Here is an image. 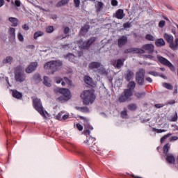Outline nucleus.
Returning a JSON list of instances; mask_svg holds the SVG:
<instances>
[{
	"mask_svg": "<svg viewBox=\"0 0 178 178\" xmlns=\"http://www.w3.org/2000/svg\"><path fill=\"white\" fill-rule=\"evenodd\" d=\"M136 88V82L134 81H129L127 84V88L124 90L123 92L120 95L118 98L120 104H124V102H129L131 101V96L133 95V91Z\"/></svg>",
	"mask_w": 178,
	"mask_h": 178,
	"instance_id": "1",
	"label": "nucleus"
},
{
	"mask_svg": "<svg viewBox=\"0 0 178 178\" xmlns=\"http://www.w3.org/2000/svg\"><path fill=\"white\" fill-rule=\"evenodd\" d=\"M33 106L34 109H35L37 112L40 115V116L44 118V119H47V116L49 117L48 112L44 109L42 102H41V99L34 98L33 99Z\"/></svg>",
	"mask_w": 178,
	"mask_h": 178,
	"instance_id": "2",
	"label": "nucleus"
},
{
	"mask_svg": "<svg viewBox=\"0 0 178 178\" xmlns=\"http://www.w3.org/2000/svg\"><path fill=\"white\" fill-rule=\"evenodd\" d=\"M81 98L83 99V105H90L95 101V95L91 90H85L81 94Z\"/></svg>",
	"mask_w": 178,
	"mask_h": 178,
	"instance_id": "3",
	"label": "nucleus"
},
{
	"mask_svg": "<svg viewBox=\"0 0 178 178\" xmlns=\"http://www.w3.org/2000/svg\"><path fill=\"white\" fill-rule=\"evenodd\" d=\"M63 63L61 60H51L47 63H46L44 65V69H47V70H50L51 74H54L55 72L62 66Z\"/></svg>",
	"mask_w": 178,
	"mask_h": 178,
	"instance_id": "4",
	"label": "nucleus"
},
{
	"mask_svg": "<svg viewBox=\"0 0 178 178\" xmlns=\"http://www.w3.org/2000/svg\"><path fill=\"white\" fill-rule=\"evenodd\" d=\"M95 138L90 136L83 143L84 144H88L89 149H91L92 151L96 152V154L101 155V154H102V151L99 149L98 147H97L95 145Z\"/></svg>",
	"mask_w": 178,
	"mask_h": 178,
	"instance_id": "5",
	"label": "nucleus"
},
{
	"mask_svg": "<svg viewBox=\"0 0 178 178\" xmlns=\"http://www.w3.org/2000/svg\"><path fill=\"white\" fill-rule=\"evenodd\" d=\"M56 91L60 92V94H62V96L58 97L59 101H69V99L72 98L70 90L67 88H58Z\"/></svg>",
	"mask_w": 178,
	"mask_h": 178,
	"instance_id": "6",
	"label": "nucleus"
},
{
	"mask_svg": "<svg viewBox=\"0 0 178 178\" xmlns=\"http://www.w3.org/2000/svg\"><path fill=\"white\" fill-rule=\"evenodd\" d=\"M14 74L15 81L19 83H23V81L26 80V74H24L23 69H22V67L20 66L15 67Z\"/></svg>",
	"mask_w": 178,
	"mask_h": 178,
	"instance_id": "7",
	"label": "nucleus"
},
{
	"mask_svg": "<svg viewBox=\"0 0 178 178\" xmlns=\"http://www.w3.org/2000/svg\"><path fill=\"white\" fill-rule=\"evenodd\" d=\"M135 79L138 86H144V83H145V70L140 68L136 73Z\"/></svg>",
	"mask_w": 178,
	"mask_h": 178,
	"instance_id": "8",
	"label": "nucleus"
},
{
	"mask_svg": "<svg viewBox=\"0 0 178 178\" xmlns=\"http://www.w3.org/2000/svg\"><path fill=\"white\" fill-rule=\"evenodd\" d=\"M157 59L159 62H160V63H161L162 65H165V66L169 67V69L171 70V72H172L173 73L176 72V67L168 59L165 58L162 56H157Z\"/></svg>",
	"mask_w": 178,
	"mask_h": 178,
	"instance_id": "9",
	"label": "nucleus"
},
{
	"mask_svg": "<svg viewBox=\"0 0 178 178\" xmlns=\"http://www.w3.org/2000/svg\"><path fill=\"white\" fill-rule=\"evenodd\" d=\"M141 49H143L145 53L147 52L149 55H152V54H154V51H155V46L153 44L148 43L143 44Z\"/></svg>",
	"mask_w": 178,
	"mask_h": 178,
	"instance_id": "10",
	"label": "nucleus"
},
{
	"mask_svg": "<svg viewBox=\"0 0 178 178\" xmlns=\"http://www.w3.org/2000/svg\"><path fill=\"white\" fill-rule=\"evenodd\" d=\"M124 54H145V51L142 49L137 47H131L124 51Z\"/></svg>",
	"mask_w": 178,
	"mask_h": 178,
	"instance_id": "11",
	"label": "nucleus"
},
{
	"mask_svg": "<svg viewBox=\"0 0 178 178\" xmlns=\"http://www.w3.org/2000/svg\"><path fill=\"white\" fill-rule=\"evenodd\" d=\"M37 67H38V63L32 62L26 68L25 72L26 73H28V74L33 73V72H34L37 69Z\"/></svg>",
	"mask_w": 178,
	"mask_h": 178,
	"instance_id": "12",
	"label": "nucleus"
},
{
	"mask_svg": "<svg viewBox=\"0 0 178 178\" xmlns=\"http://www.w3.org/2000/svg\"><path fill=\"white\" fill-rule=\"evenodd\" d=\"M78 118L79 119H81V120H83L85 124H84V129H86L87 130H89V131L90 130H94V127H92V126H91V124H90V123H88V120L87 118H86L85 117L79 115Z\"/></svg>",
	"mask_w": 178,
	"mask_h": 178,
	"instance_id": "13",
	"label": "nucleus"
},
{
	"mask_svg": "<svg viewBox=\"0 0 178 178\" xmlns=\"http://www.w3.org/2000/svg\"><path fill=\"white\" fill-rule=\"evenodd\" d=\"M124 79L126 81H128V82L131 81V80L134 79V72L131 70H128L124 74Z\"/></svg>",
	"mask_w": 178,
	"mask_h": 178,
	"instance_id": "14",
	"label": "nucleus"
},
{
	"mask_svg": "<svg viewBox=\"0 0 178 178\" xmlns=\"http://www.w3.org/2000/svg\"><path fill=\"white\" fill-rule=\"evenodd\" d=\"M97 38L95 37H91L86 42L85 45L83 46V49H88L95 42Z\"/></svg>",
	"mask_w": 178,
	"mask_h": 178,
	"instance_id": "15",
	"label": "nucleus"
},
{
	"mask_svg": "<svg viewBox=\"0 0 178 178\" xmlns=\"http://www.w3.org/2000/svg\"><path fill=\"white\" fill-rule=\"evenodd\" d=\"M126 44H127V36L123 35L118 39V45L119 48H122Z\"/></svg>",
	"mask_w": 178,
	"mask_h": 178,
	"instance_id": "16",
	"label": "nucleus"
},
{
	"mask_svg": "<svg viewBox=\"0 0 178 178\" xmlns=\"http://www.w3.org/2000/svg\"><path fill=\"white\" fill-rule=\"evenodd\" d=\"M12 97L16 99H22L23 98V93L17 91V90H11Z\"/></svg>",
	"mask_w": 178,
	"mask_h": 178,
	"instance_id": "17",
	"label": "nucleus"
},
{
	"mask_svg": "<svg viewBox=\"0 0 178 178\" xmlns=\"http://www.w3.org/2000/svg\"><path fill=\"white\" fill-rule=\"evenodd\" d=\"M165 160L168 163H175V161H176V159L175 158V156L172 153H168L167 154H165Z\"/></svg>",
	"mask_w": 178,
	"mask_h": 178,
	"instance_id": "18",
	"label": "nucleus"
},
{
	"mask_svg": "<svg viewBox=\"0 0 178 178\" xmlns=\"http://www.w3.org/2000/svg\"><path fill=\"white\" fill-rule=\"evenodd\" d=\"M163 37L165 41H167V42H168L170 45H171V44H173V41H175V38L173 37V35H169L168 33H164Z\"/></svg>",
	"mask_w": 178,
	"mask_h": 178,
	"instance_id": "19",
	"label": "nucleus"
},
{
	"mask_svg": "<svg viewBox=\"0 0 178 178\" xmlns=\"http://www.w3.org/2000/svg\"><path fill=\"white\" fill-rule=\"evenodd\" d=\"M83 81L86 83V84L90 86V87H92L94 86V81H92V78H91L90 76H85L83 77Z\"/></svg>",
	"mask_w": 178,
	"mask_h": 178,
	"instance_id": "20",
	"label": "nucleus"
},
{
	"mask_svg": "<svg viewBox=\"0 0 178 178\" xmlns=\"http://www.w3.org/2000/svg\"><path fill=\"white\" fill-rule=\"evenodd\" d=\"M99 67H101V63L99 62H92L88 65V69L90 70H92L93 69H98Z\"/></svg>",
	"mask_w": 178,
	"mask_h": 178,
	"instance_id": "21",
	"label": "nucleus"
},
{
	"mask_svg": "<svg viewBox=\"0 0 178 178\" xmlns=\"http://www.w3.org/2000/svg\"><path fill=\"white\" fill-rule=\"evenodd\" d=\"M124 12L122 9H119L115 13V17L116 19H119L120 20H122L123 17H124Z\"/></svg>",
	"mask_w": 178,
	"mask_h": 178,
	"instance_id": "22",
	"label": "nucleus"
},
{
	"mask_svg": "<svg viewBox=\"0 0 178 178\" xmlns=\"http://www.w3.org/2000/svg\"><path fill=\"white\" fill-rule=\"evenodd\" d=\"M155 45L157 47H165V45H166V42H165L163 38H159L156 40Z\"/></svg>",
	"mask_w": 178,
	"mask_h": 178,
	"instance_id": "23",
	"label": "nucleus"
},
{
	"mask_svg": "<svg viewBox=\"0 0 178 178\" xmlns=\"http://www.w3.org/2000/svg\"><path fill=\"white\" fill-rule=\"evenodd\" d=\"M8 20L12 23V27H17V25L19 24V19H17V18L10 17L8 18Z\"/></svg>",
	"mask_w": 178,
	"mask_h": 178,
	"instance_id": "24",
	"label": "nucleus"
},
{
	"mask_svg": "<svg viewBox=\"0 0 178 178\" xmlns=\"http://www.w3.org/2000/svg\"><path fill=\"white\" fill-rule=\"evenodd\" d=\"M15 31L16 30L15 29V28H10L8 33L10 40H15V38H16Z\"/></svg>",
	"mask_w": 178,
	"mask_h": 178,
	"instance_id": "25",
	"label": "nucleus"
},
{
	"mask_svg": "<svg viewBox=\"0 0 178 178\" xmlns=\"http://www.w3.org/2000/svg\"><path fill=\"white\" fill-rule=\"evenodd\" d=\"M43 84L44 86H46V87H51L52 86L51 84V81L49 80V77L44 76L43 77Z\"/></svg>",
	"mask_w": 178,
	"mask_h": 178,
	"instance_id": "26",
	"label": "nucleus"
},
{
	"mask_svg": "<svg viewBox=\"0 0 178 178\" xmlns=\"http://www.w3.org/2000/svg\"><path fill=\"white\" fill-rule=\"evenodd\" d=\"M65 59H68L70 62H74L76 56L72 53H68L65 56Z\"/></svg>",
	"mask_w": 178,
	"mask_h": 178,
	"instance_id": "27",
	"label": "nucleus"
},
{
	"mask_svg": "<svg viewBox=\"0 0 178 178\" xmlns=\"http://www.w3.org/2000/svg\"><path fill=\"white\" fill-rule=\"evenodd\" d=\"M69 3V0H60L58 1L56 6V8H61V6H65V5H67Z\"/></svg>",
	"mask_w": 178,
	"mask_h": 178,
	"instance_id": "28",
	"label": "nucleus"
},
{
	"mask_svg": "<svg viewBox=\"0 0 178 178\" xmlns=\"http://www.w3.org/2000/svg\"><path fill=\"white\" fill-rule=\"evenodd\" d=\"M170 48H171L172 51H176V49H178V38H175V42H172V44H170Z\"/></svg>",
	"mask_w": 178,
	"mask_h": 178,
	"instance_id": "29",
	"label": "nucleus"
},
{
	"mask_svg": "<svg viewBox=\"0 0 178 178\" xmlns=\"http://www.w3.org/2000/svg\"><path fill=\"white\" fill-rule=\"evenodd\" d=\"M95 8L97 12H100L104 8V3L102 1H97V3L95 4Z\"/></svg>",
	"mask_w": 178,
	"mask_h": 178,
	"instance_id": "30",
	"label": "nucleus"
},
{
	"mask_svg": "<svg viewBox=\"0 0 178 178\" xmlns=\"http://www.w3.org/2000/svg\"><path fill=\"white\" fill-rule=\"evenodd\" d=\"M76 109L83 113H88V112H90V108L87 106L76 107Z\"/></svg>",
	"mask_w": 178,
	"mask_h": 178,
	"instance_id": "31",
	"label": "nucleus"
},
{
	"mask_svg": "<svg viewBox=\"0 0 178 178\" xmlns=\"http://www.w3.org/2000/svg\"><path fill=\"white\" fill-rule=\"evenodd\" d=\"M13 62V57L9 56H7L5 59L3 60V63L5 65L9 63L10 65H12V63Z\"/></svg>",
	"mask_w": 178,
	"mask_h": 178,
	"instance_id": "32",
	"label": "nucleus"
},
{
	"mask_svg": "<svg viewBox=\"0 0 178 178\" xmlns=\"http://www.w3.org/2000/svg\"><path fill=\"white\" fill-rule=\"evenodd\" d=\"M123 65H124V59L123 60L122 59H118L116 65H114V66H115L117 69H120Z\"/></svg>",
	"mask_w": 178,
	"mask_h": 178,
	"instance_id": "33",
	"label": "nucleus"
},
{
	"mask_svg": "<svg viewBox=\"0 0 178 178\" xmlns=\"http://www.w3.org/2000/svg\"><path fill=\"white\" fill-rule=\"evenodd\" d=\"M169 149H170V144L167 143L163 147V152L164 155L169 154Z\"/></svg>",
	"mask_w": 178,
	"mask_h": 178,
	"instance_id": "34",
	"label": "nucleus"
},
{
	"mask_svg": "<svg viewBox=\"0 0 178 178\" xmlns=\"http://www.w3.org/2000/svg\"><path fill=\"white\" fill-rule=\"evenodd\" d=\"M146 95L147 93L145 92H137L134 94L135 97H136V98H138V99H140V98H144Z\"/></svg>",
	"mask_w": 178,
	"mask_h": 178,
	"instance_id": "35",
	"label": "nucleus"
},
{
	"mask_svg": "<svg viewBox=\"0 0 178 178\" xmlns=\"http://www.w3.org/2000/svg\"><path fill=\"white\" fill-rule=\"evenodd\" d=\"M33 79L35 81H37L38 83H40V81H42V79H41V75H40V74H35L33 76Z\"/></svg>",
	"mask_w": 178,
	"mask_h": 178,
	"instance_id": "36",
	"label": "nucleus"
},
{
	"mask_svg": "<svg viewBox=\"0 0 178 178\" xmlns=\"http://www.w3.org/2000/svg\"><path fill=\"white\" fill-rule=\"evenodd\" d=\"M42 35H44V32L38 31L34 33L33 38H34V40H37V38H38V37H42Z\"/></svg>",
	"mask_w": 178,
	"mask_h": 178,
	"instance_id": "37",
	"label": "nucleus"
},
{
	"mask_svg": "<svg viewBox=\"0 0 178 178\" xmlns=\"http://www.w3.org/2000/svg\"><path fill=\"white\" fill-rule=\"evenodd\" d=\"M54 31L55 28L54 27V26H49L46 28V33H47L48 34L54 33Z\"/></svg>",
	"mask_w": 178,
	"mask_h": 178,
	"instance_id": "38",
	"label": "nucleus"
},
{
	"mask_svg": "<svg viewBox=\"0 0 178 178\" xmlns=\"http://www.w3.org/2000/svg\"><path fill=\"white\" fill-rule=\"evenodd\" d=\"M88 30H90V25L85 24L81 29V31L82 33H88Z\"/></svg>",
	"mask_w": 178,
	"mask_h": 178,
	"instance_id": "39",
	"label": "nucleus"
},
{
	"mask_svg": "<svg viewBox=\"0 0 178 178\" xmlns=\"http://www.w3.org/2000/svg\"><path fill=\"white\" fill-rule=\"evenodd\" d=\"M145 40H147V41H155V37L148 33L145 35Z\"/></svg>",
	"mask_w": 178,
	"mask_h": 178,
	"instance_id": "40",
	"label": "nucleus"
},
{
	"mask_svg": "<svg viewBox=\"0 0 178 178\" xmlns=\"http://www.w3.org/2000/svg\"><path fill=\"white\" fill-rule=\"evenodd\" d=\"M127 108L129 111H136V109H137V104H129Z\"/></svg>",
	"mask_w": 178,
	"mask_h": 178,
	"instance_id": "41",
	"label": "nucleus"
},
{
	"mask_svg": "<svg viewBox=\"0 0 178 178\" xmlns=\"http://www.w3.org/2000/svg\"><path fill=\"white\" fill-rule=\"evenodd\" d=\"M121 118L122 119H126V118H127V109L126 108H124V110L121 111Z\"/></svg>",
	"mask_w": 178,
	"mask_h": 178,
	"instance_id": "42",
	"label": "nucleus"
},
{
	"mask_svg": "<svg viewBox=\"0 0 178 178\" xmlns=\"http://www.w3.org/2000/svg\"><path fill=\"white\" fill-rule=\"evenodd\" d=\"M163 87H164L165 88H167V90H173V86H172V84L170 83H164L163 84Z\"/></svg>",
	"mask_w": 178,
	"mask_h": 178,
	"instance_id": "43",
	"label": "nucleus"
},
{
	"mask_svg": "<svg viewBox=\"0 0 178 178\" xmlns=\"http://www.w3.org/2000/svg\"><path fill=\"white\" fill-rule=\"evenodd\" d=\"M170 136H172V134H167L166 135L163 136L161 138V144H163V143H165V141L166 140V138H168V137H170Z\"/></svg>",
	"mask_w": 178,
	"mask_h": 178,
	"instance_id": "44",
	"label": "nucleus"
},
{
	"mask_svg": "<svg viewBox=\"0 0 178 178\" xmlns=\"http://www.w3.org/2000/svg\"><path fill=\"white\" fill-rule=\"evenodd\" d=\"M178 116L177 113L175 112V115L171 116L170 122H177Z\"/></svg>",
	"mask_w": 178,
	"mask_h": 178,
	"instance_id": "45",
	"label": "nucleus"
},
{
	"mask_svg": "<svg viewBox=\"0 0 178 178\" xmlns=\"http://www.w3.org/2000/svg\"><path fill=\"white\" fill-rule=\"evenodd\" d=\"M165 24H166V22H165V20H161L159 22V27H160V29H163Z\"/></svg>",
	"mask_w": 178,
	"mask_h": 178,
	"instance_id": "46",
	"label": "nucleus"
},
{
	"mask_svg": "<svg viewBox=\"0 0 178 178\" xmlns=\"http://www.w3.org/2000/svg\"><path fill=\"white\" fill-rule=\"evenodd\" d=\"M64 81L65 82V84H67L68 86H72V81H70L69 78L64 77Z\"/></svg>",
	"mask_w": 178,
	"mask_h": 178,
	"instance_id": "47",
	"label": "nucleus"
},
{
	"mask_svg": "<svg viewBox=\"0 0 178 178\" xmlns=\"http://www.w3.org/2000/svg\"><path fill=\"white\" fill-rule=\"evenodd\" d=\"M153 131H156L158 134L165 133L166 131V129H158L156 128H153Z\"/></svg>",
	"mask_w": 178,
	"mask_h": 178,
	"instance_id": "48",
	"label": "nucleus"
},
{
	"mask_svg": "<svg viewBox=\"0 0 178 178\" xmlns=\"http://www.w3.org/2000/svg\"><path fill=\"white\" fill-rule=\"evenodd\" d=\"M54 80L57 84H60V83L62 82V80H63V79H62V78H60L59 76H56V77H55Z\"/></svg>",
	"mask_w": 178,
	"mask_h": 178,
	"instance_id": "49",
	"label": "nucleus"
},
{
	"mask_svg": "<svg viewBox=\"0 0 178 178\" xmlns=\"http://www.w3.org/2000/svg\"><path fill=\"white\" fill-rule=\"evenodd\" d=\"M148 74H151L152 76H154V77H156L158 76H159V74H158V72H155V71H149L148 72Z\"/></svg>",
	"mask_w": 178,
	"mask_h": 178,
	"instance_id": "50",
	"label": "nucleus"
},
{
	"mask_svg": "<svg viewBox=\"0 0 178 178\" xmlns=\"http://www.w3.org/2000/svg\"><path fill=\"white\" fill-rule=\"evenodd\" d=\"M18 40L19 41H21V42H23V41H24V38L23 37V35L20 33H18Z\"/></svg>",
	"mask_w": 178,
	"mask_h": 178,
	"instance_id": "51",
	"label": "nucleus"
},
{
	"mask_svg": "<svg viewBox=\"0 0 178 178\" xmlns=\"http://www.w3.org/2000/svg\"><path fill=\"white\" fill-rule=\"evenodd\" d=\"M98 72L100 74H105L106 73V70L104 68H100L98 70Z\"/></svg>",
	"mask_w": 178,
	"mask_h": 178,
	"instance_id": "52",
	"label": "nucleus"
},
{
	"mask_svg": "<svg viewBox=\"0 0 178 178\" xmlns=\"http://www.w3.org/2000/svg\"><path fill=\"white\" fill-rule=\"evenodd\" d=\"M76 129H78V130H79V131H83V125H81V124H76Z\"/></svg>",
	"mask_w": 178,
	"mask_h": 178,
	"instance_id": "53",
	"label": "nucleus"
},
{
	"mask_svg": "<svg viewBox=\"0 0 178 178\" xmlns=\"http://www.w3.org/2000/svg\"><path fill=\"white\" fill-rule=\"evenodd\" d=\"M83 134L85 136H89V137H90V134H91V132L88 129H85L83 131Z\"/></svg>",
	"mask_w": 178,
	"mask_h": 178,
	"instance_id": "54",
	"label": "nucleus"
},
{
	"mask_svg": "<svg viewBox=\"0 0 178 178\" xmlns=\"http://www.w3.org/2000/svg\"><path fill=\"white\" fill-rule=\"evenodd\" d=\"M75 8H79L80 6V0H74Z\"/></svg>",
	"mask_w": 178,
	"mask_h": 178,
	"instance_id": "55",
	"label": "nucleus"
},
{
	"mask_svg": "<svg viewBox=\"0 0 178 178\" xmlns=\"http://www.w3.org/2000/svg\"><path fill=\"white\" fill-rule=\"evenodd\" d=\"M69 31H70V28H69L68 26L64 29V34H69Z\"/></svg>",
	"mask_w": 178,
	"mask_h": 178,
	"instance_id": "56",
	"label": "nucleus"
},
{
	"mask_svg": "<svg viewBox=\"0 0 178 178\" xmlns=\"http://www.w3.org/2000/svg\"><path fill=\"white\" fill-rule=\"evenodd\" d=\"M15 6H17V8H19L20 5H22V3H21L20 1H19V0H15Z\"/></svg>",
	"mask_w": 178,
	"mask_h": 178,
	"instance_id": "57",
	"label": "nucleus"
},
{
	"mask_svg": "<svg viewBox=\"0 0 178 178\" xmlns=\"http://www.w3.org/2000/svg\"><path fill=\"white\" fill-rule=\"evenodd\" d=\"M22 29L23 30H25V31H27L28 30H29L30 28L29 27V25L25 24L22 26Z\"/></svg>",
	"mask_w": 178,
	"mask_h": 178,
	"instance_id": "58",
	"label": "nucleus"
},
{
	"mask_svg": "<svg viewBox=\"0 0 178 178\" xmlns=\"http://www.w3.org/2000/svg\"><path fill=\"white\" fill-rule=\"evenodd\" d=\"M111 5L112 6H118V0H112Z\"/></svg>",
	"mask_w": 178,
	"mask_h": 178,
	"instance_id": "59",
	"label": "nucleus"
},
{
	"mask_svg": "<svg viewBox=\"0 0 178 178\" xmlns=\"http://www.w3.org/2000/svg\"><path fill=\"white\" fill-rule=\"evenodd\" d=\"M168 105H174V104H176V100L171 99L168 102Z\"/></svg>",
	"mask_w": 178,
	"mask_h": 178,
	"instance_id": "60",
	"label": "nucleus"
},
{
	"mask_svg": "<svg viewBox=\"0 0 178 178\" xmlns=\"http://www.w3.org/2000/svg\"><path fill=\"white\" fill-rule=\"evenodd\" d=\"M123 27H124V29H129V28H130V23L127 22V23L123 24Z\"/></svg>",
	"mask_w": 178,
	"mask_h": 178,
	"instance_id": "61",
	"label": "nucleus"
},
{
	"mask_svg": "<svg viewBox=\"0 0 178 178\" xmlns=\"http://www.w3.org/2000/svg\"><path fill=\"white\" fill-rule=\"evenodd\" d=\"M177 140H178V137L177 136H172L170 138V141H177Z\"/></svg>",
	"mask_w": 178,
	"mask_h": 178,
	"instance_id": "62",
	"label": "nucleus"
},
{
	"mask_svg": "<svg viewBox=\"0 0 178 178\" xmlns=\"http://www.w3.org/2000/svg\"><path fill=\"white\" fill-rule=\"evenodd\" d=\"M56 119L57 120H62V114L60 113H59L57 115H56Z\"/></svg>",
	"mask_w": 178,
	"mask_h": 178,
	"instance_id": "63",
	"label": "nucleus"
},
{
	"mask_svg": "<svg viewBox=\"0 0 178 178\" xmlns=\"http://www.w3.org/2000/svg\"><path fill=\"white\" fill-rule=\"evenodd\" d=\"M146 81H148V83H152V79L149 76L145 78Z\"/></svg>",
	"mask_w": 178,
	"mask_h": 178,
	"instance_id": "64",
	"label": "nucleus"
}]
</instances>
